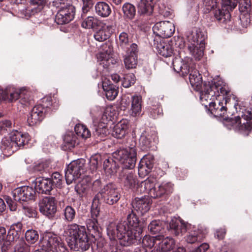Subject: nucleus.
Wrapping results in <instances>:
<instances>
[{"mask_svg": "<svg viewBox=\"0 0 252 252\" xmlns=\"http://www.w3.org/2000/svg\"><path fill=\"white\" fill-rule=\"evenodd\" d=\"M188 224L184 222H179L176 220H171L169 222L168 228L170 232L176 236L183 235L187 231Z\"/></svg>", "mask_w": 252, "mask_h": 252, "instance_id": "20", "label": "nucleus"}, {"mask_svg": "<svg viewBox=\"0 0 252 252\" xmlns=\"http://www.w3.org/2000/svg\"><path fill=\"white\" fill-rule=\"evenodd\" d=\"M53 4L59 9L73 6L69 0H54L53 1Z\"/></svg>", "mask_w": 252, "mask_h": 252, "instance_id": "51", "label": "nucleus"}, {"mask_svg": "<svg viewBox=\"0 0 252 252\" xmlns=\"http://www.w3.org/2000/svg\"><path fill=\"white\" fill-rule=\"evenodd\" d=\"M188 48L196 60L199 61L203 57L205 47H201L200 45L190 44Z\"/></svg>", "mask_w": 252, "mask_h": 252, "instance_id": "33", "label": "nucleus"}, {"mask_svg": "<svg viewBox=\"0 0 252 252\" xmlns=\"http://www.w3.org/2000/svg\"><path fill=\"white\" fill-rule=\"evenodd\" d=\"M39 211L49 219L55 217L57 212V200L55 197L48 196L40 200L38 203Z\"/></svg>", "mask_w": 252, "mask_h": 252, "instance_id": "8", "label": "nucleus"}, {"mask_svg": "<svg viewBox=\"0 0 252 252\" xmlns=\"http://www.w3.org/2000/svg\"><path fill=\"white\" fill-rule=\"evenodd\" d=\"M155 34L159 37L168 38L171 37L175 31L173 23L168 21L157 23L153 28Z\"/></svg>", "mask_w": 252, "mask_h": 252, "instance_id": "10", "label": "nucleus"}, {"mask_svg": "<svg viewBox=\"0 0 252 252\" xmlns=\"http://www.w3.org/2000/svg\"><path fill=\"white\" fill-rule=\"evenodd\" d=\"M209 248V245L206 243H202L196 248L192 252H206Z\"/></svg>", "mask_w": 252, "mask_h": 252, "instance_id": "64", "label": "nucleus"}, {"mask_svg": "<svg viewBox=\"0 0 252 252\" xmlns=\"http://www.w3.org/2000/svg\"><path fill=\"white\" fill-rule=\"evenodd\" d=\"M193 38V41L196 42L197 45H200L201 47H205V36L201 32H197Z\"/></svg>", "mask_w": 252, "mask_h": 252, "instance_id": "50", "label": "nucleus"}, {"mask_svg": "<svg viewBox=\"0 0 252 252\" xmlns=\"http://www.w3.org/2000/svg\"><path fill=\"white\" fill-rule=\"evenodd\" d=\"M129 42V36L127 32H122L119 37L118 44L121 47L126 46Z\"/></svg>", "mask_w": 252, "mask_h": 252, "instance_id": "52", "label": "nucleus"}, {"mask_svg": "<svg viewBox=\"0 0 252 252\" xmlns=\"http://www.w3.org/2000/svg\"><path fill=\"white\" fill-rule=\"evenodd\" d=\"M64 220L68 222H72L76 216V211L71 206H66L63 210Z\"/></svg>", "mask_w": 252, "mask_h": 252, "instance_id": "39", "label": "nucleus"}, {"mask_svg": "<svg viewBox=\"0 0 252 252\" xmlns=\"http://www.w3.org/2000/svg\"><path fill=\"white\" fill-rule=\"evenodd\" d=\"M203 3L208 10H212L217 6L216 0H204Z\"/></svg>", "mask_w": 252, "mask_h": 252, "instance_id": "63", "label": "nucleus"}, {"mask_svg": "<svg viewBox=\"0 0 252 252\" xmlns=\"http://www.w3.org/2000/svg\"><path fill=\"white\" fill-rule=\"evenodd\" d=\"M135 82V78L134 74H127L125 76L122 82V85L125 88H128Z\"/></svg>", "mask_w": 252, "mask_h": 252, "instance_id": "48", "label": "nucleus"}, {"mask_svg": "<svg viewBox=\"0 0 252 252\" xmlns=\"http://www.w3.org/2000/svg\"><path fill=\"white\" fill-rule=\"evenodd\" d=\"M86 224L87 229L93 237L97 239L101 237V228L96 218L88 219Z\"/></svg>", "mask_w": 252, "mask_h": 252, "instance_id": "23", "label": "nucleus"}, {"mask_svg": "<svg viewBox=\"0 0 252 252\" xmlns=\"http://www.w3.org/2000/svg\"><path fill=\"white\" fill-rule=\"evenodd\" d=\"M222 8V10L218 9L215 10V17L219 22L224 23L230 21L231 15L229 12L230 10H228L226 7H224L223 5Z\"/></svg>", "mask_w": 252, "mask_h": 252, "instance_id": "28", "label": "nucleus"}, {"mask_svg": "<svg viewBox=\"0 0 252 252\" xmlns=\"http://www.w3.org/2000/svg\"><path fill=\"white\" fill-rule=\"evenodd\" d=\"M133 211L140 213L141 214L147 212L150 209L149 201L146 197H136L132 202Z\"/></svg>", "mask_w": 252, "mask_h": 252, "instance_id": "18", "label": "nucleus"}, {"mask_svg": "<svg viewBox=\"0 0 252 252\" xmlns=\"http://www.w3.org/2000/svg\"><path fill=\"white\" fill-rule=\"evenodd\" d=\"M205 237L204 234H198L194 232L193 234H190L187 237V241L189 243L192 244L197 241H201Z\"/></svg>", "mask_w": 252, "mask_h": 252, "instance_id": "46", "label": "nucleus"}, {"mask_svg": "<svg viewBox=\"0 0 252 252\" xmlns=\"http://www.w3.org/2000/svg\"><path fill=\"white\" fill-rule=\"evenodd\" d=\"M148 230L153 234H162L164 231V225L163 222L160 220H153L148 225Z\"/></svg>", "mask_w": 252, "mask_h": 252, "instance_id": "29", "label": "nucleus"}, {"mask_svg": "<svg viewBox=\"0 0 252 252\" xmlns=\"http://www.w3.org/2000/svg\"><path fill=\"white\" fill-rule=\"evenodd\" d=\"M92 186L91 181L88 179H83L75 186V191L80 195L83 196L90 192Z\"/></svg>", "mask_w": 252, "mask_h": 252, "instance_id": "26", "label": "nucleus"}, {"mask_svg": "<svg viewBox=\"0 0 252 252\" xmlns=\"http://www.w3.org/2000/svg\"><path fill=\"white\" fill-rule=\"evenodd\" d=\"M62 175L59 172H54L52 174L50 181L52 185L59 187L62 184Z\"/></svg>", "mask_w": 252, "mask_h": 252, "instance_id": "53", "label": "nucleus"}, {"mask_svg": "<svg viewBox=\"0 0 252 252\" xmlns=\"http://www.w3.org/2000/svg\"><path fill=\"white\" fill-rule=\"evenodd\" d=\"M126 221H121L117 224L111 222L107 228L108 236L111 240L118 238L123 246H129L141 238L142 229L139 228V220L133 210L127 216Z\"/></svg>", "mask_w": 252, "mask_h": 252, "instance_id": "1", "label": "nucleus"}, {"mask_svg": "<svg viewBox=\"0 0 252 252\" xmlns=\"http://www.w3.org/2000/svg\"><path fill=\"white\" fill-rule=\"evenodd\" d=\"M101 157L99 155L92 156L90 160V168L92 171L95 170L98 165L101 163Z\"/></svg>", "mask_w": 252, "mask_h": 252, "instance_id": "49", "label": "nucleus"}, {"mask_svg": "<svg viewBox=\"0 0 252 252\" xmlns=\"http://www.w3.org/2000/svg\"><path fill=\"white\" fill-rule=\"evenodd\" d=\"M239 122H241L239 129L251 131L252 129V113L246 111L241 117L238 116Z\"/></svg>", "mask_w": 252, "mask_h": 252, "instance_id": "22", "label": "nucleus"}, {"mask_svg": "<svg viewBox=\"0 0 252 252\" xmlns=\"http://www.w3.org/2000/svg\"><path fill=\"white\" fill-rule=\"evenodd\" d=\"M43 108L40 105L34 106L32 110L27 122L30 126H34L39 123L44 117Z\"/></svg>", "mask_w": 252, "mask_h": 252, "instance_id": "15", "label": "nucleus"}, {"mask_svg": "<svg viewBox=\"0 0 252 252\" xmlns=\"http://www.w3.org/2000/svg\"><path fill=\"white\" fill-rule=\"evenodd\" d=\"M122 10L125 18L131 20L134 17L136 9L133 5L129 3H126L123 6Z\"/></svg>", "mask_w": 252, "mask_h": 252, "instance_id": "35", "label": "nucleus"}, {"mask_svg": "<svg viewBox=\"0 0 252 252\" xmlns=\"http://www.w3.org/2000/svg\"><path fill=\"white\" fill-rule=\"evenodd\" d=\"M98 21L96 18L89 16L82 23V26L86 29L94 28L97 26Z\"/></svg>", "mask_w": 252, "mask_h": 252, "instance_id": "44", "label": "nucleus"}, {"mask_svg": "<svg viewBox=\"0 0 252 252\" xmlns=\"http://www.w3.org/2000/svg\"><path fill=\"white\" fill-rule=\"evenodd\" d=\"M124 63L126 68L128 69L136 68L138 63L137 56L126 55L124 59Z\"/></svg>", "mask_w": 252, "mask_h": 252, "instance_id": "40", "label": "nucleus"}, {"mask_svg": "<svg viewBox=\"0 0 252 252\" xmlns=\"http://www.w3.org/2000/svg\"><path fill=\"white\" fill-rule=\"evenodd\" d=\"M136 143L133 141L130 146L126 149L117 150L113 153V158L124 164L126 168L132 169L135 165L136 161Z\"/></svg>", "mask_w": 252, "mask_h": 252, "instance_id": "5", "label": "nucleus"}, {"mask_svg": "<svg viewBox=\"0 0 252 252\" xmlns=\"http://www.w3.org/2000/svg\"><path fill=\"white\" fill-rule=\"evenodd\" d=\"M102 54H105L108 56L111 55L113 52V47L110 43H106L102 46Z\"/></svg>", "mask_w": 252, "mask_h": 252, "instance_id": "59", "label": "nucleus"}, {"mask_svg": "<svg viewBox=\"0 0 252 252\" xmlns=\"http://www.w3.org/2000/svg\"><path fill=\"white\" fill-rule=\"evenodd\" d=\"M106 117V119L109 118L111 120V118L114 119V117H116V113L115 110L112 106H108L106 108L103 117Z\"/></svg>", "mask_w": 252, "mask_h": 252, "instance_id": "55", "label": "nucleus"}, {"mask_svg": "<svg viewBox=\"0 0 252 252\" xmlns=\"http://www.w3.org/2000/svg\"><path fill=\"white\" fill-rule=\"evenodd\" d=\"M20 234L13 231L12 229H9L6 237V240L12 242L19 239Z\"/></svg>", "mask_w": 252, "mask_h": 252, "instance_id": "58", "label": "nucleus"}, {"mask_svg": "<svg viewBox=\"0 0 252 252\" xmlns=\"http://www.w3.org/2000/svg\"><path fill=\"white\" fill-rule=\"evenodd\" d=\"M138 49L137 45L135 43H133L130 45L129 48L128 49L126 55H128V56L136 55V56H137V57H138Z\"/></svg>", "mask_w": 252, "mask_h": 252, "instance_id": "61", "label": "nucleus"}, {"mask_svg": "<svg viewBox=\"0 0 252 252\" xmlns=\"http://www.w3.org/2000/svg\"><path fill=\"white\" fill-rule=\"evenodd\" d=\"M35 194V189L29 186L17 188L13 191L14 200L19 202L32 200L34 198Z\"/></svg>", "mask_w": 252, "mask_h": 252, "instance_id": "11", "label": "nucleus"}, {"mask_svg": "<svg viewBox=\"0 0 252 252\" xmlns=\"http://www.w3.org/2000/svg\"><path fill=\"white\" fill-rule=\"evenodd\" d=\"M138 193L146 192L152 198H158L164 197L167 194L171 192L173 190V186L170 183L156 185L151 180H146L142 182L138 187Z\"/></svg>", "mask_w": 252, "mask_h": 252, "instance_id": "3", "label": "nucleus"}, {"mask_svg": "<svg viewBox=\"0 0 252 252\" xmlns=\"http://www.w3.org/2000/svg\"><path fill=\"white\" fill-rule=\"evenodd\" d=\"M14 144L11 137L4 138L1 141L0 148L5 155H10L17 150Z\"/></svg>", "mask_w": 252, "mask_h": 252, "instance_id": "27", "label": "nucleus"}, {"mask_svg": "<svg viewBox=\"0 0 252 252\" xmlns=\"http://www.w3.org/2000/svg\"><path fill=\"white\" fill-rule=\"evenodd\" d=\"M162 40L160 38L154 39L153 46L159 55L164 57H170L173 53V49L170 45Z\"/></svg>", "mask_w": 252, "mask_h": 252, "instance_id": "14", "label": "nucleus"}, {"mask_svg": "<svg viewBox=\"0 0 252 252\" xmlns=\"http://www.w3.org/2000/svg\"><path fill=\"white\" fill-rule=\"evenodd\" d=\"M210 107V110L212 114L215 117H220L224 119L227 113V107L223 105V103L218 102H210L208 103Z\"/></svg>", "mask_w": 252, "mask_h": 252, "instance_id": "21", "label": "nucleus"}, {"mask_svg": "<svg viewBox=\"0 0 252 252\" xmlns=\"http://www.w3.org/2000/svg\"><path fill=\"white\" fill-rule=\"evenodd\" d=\"M239 118H238V116L235 117V118L225 117L224 118V120L229 123L230 125H231L234 128L239 129L240 124H241V122H239Z\"/></svg>", "mask_w": 252, "mask_h": 252, "instance_id": "57", "label": "nucleus"}, {"mask_svg": "<svg viewBox=\"0 0 252 252\" xmlns=\"http://www.w3.org/2000/svg\"><path fill=\"white\" fill-rule=\"evenodd\" d=\"M189 80L191 85L195 90H199L201 88L202 84V76L197 69L191 68Z\"/></svg>", "mask_w": 252, "mask_h": 252, "instance_id": "25", "label": "nucleus"}, {"mask_svg": "<svg viewBox=\"0 0 252 252\" xmlns=\"http://www.w3.org/2000/svg\"><path fill=\"white\" fill-rule=\"evenodd\" d=\"M140 162H142L143 165L152 169L154 164V156L150 154L147 155L143 157L141 159Z\"/></svg>", "mask_w": 252, "mask_h": 252, "instance_id": "47", "label": "nucleus"}, {"mask_svg": "<svg viewBox=\"0 0 252 252\" xmlns=\"http://www.w3.org/2000/svg\"><path fill=\"white\" fill-rule=\"evenodd\" d=\"M77 137L73 133H69L64 135L63 141L65 145L68 148H73L77 143Z\"/></svg>", "mask_w": 252, "mask_h": 252, "instance_id": "43", "label": "nucleus"}, {"mask_svg": "<svg viewBox=\"0 0 252 252\" xmlns=\"http://www.w3.org/2000/svg\"><path fill=\"white\" fill-rule=\"evenodd\" d=\"M130 101L129 97L124 96L121 101V109L125 110L129 105Z\"/></svg>", "mask_w": 252, "mask_h": 252, "instance_id": "62", "label": "nucleus"}, {"mask_svg": "<svg viewBox=\"0 0 252 252\" xmlns=\"http://www.w3.org/2000/svg\"><path fill=\"white\" fill-rule=\"evenodd\" d=\"M102 88L105 92V95L108 99L114 100L118 95V87L110 83L109 79L105 78L102 80Z\"/></svg>", "mask_w": 252, "mask_h": 252, "instance_id": "17", "label": "nucleus"}, {"mask_svg": "<svg viewBox=\"0 0 252 252\" xmlns=\"http://www.w3.org/2000/svg\"><path fill=\"white\" fill-rule=\"evenodd\" d=\"M204 93L200 96V99L202 102L204 101H207L214 99V98L219 97L220 95L223 96V98L225 99V104L228 102V99L226 96L228 95L230 92L225 86H221L219 83L213 81L205 82L203 84Z\"/></svg>", "mask_w": 252, "mask_h": 252, "instance_id": "4", "label": "nucleus"}, {"mask_svg": "<svg viewBox=\"0 0 252 252\" xmlns=\"http://www.w3.org/2000/svg\"><path fill=\"white\" fill-rule=\"evenodd\" d=\"M110 35L109 30L107 28L104 27L96 31L94 33V37L96 40L102 42L108 39Z\"/></svg>", "mask_w": 252, "mask_h": 252, "instance_id": "36", "label": "nucleus"}, {"mask_svg": "<svg viewBox=\"0 0 252 252\" xmlns=\"http://www.w3.org/2000/svg\"><path fill=\"white\" fill-rule=\"evenodd\" d=\"M120 179L121 183L126 188L133 189L137 187V191L140 190L139 189H138L140 185H138V182L137 177L132 172L127 173L124 171L122 172L120 174Z\"/></svg>", "mask_w": 252, "mask_h": 252, "instance_id": "13", "label": "nucleus"}, {"mask_svg": "<svg viewBox=\"0 0 252 252\" xmlns=\"http://www.w3.org/2000/svg\"><path fill=\"white\" fill-rule=\"evenodd\" d=\"M127 126L124 124H118L114 127L112 132V135L117 138H122L126 134Z\"/></svg>", "mask_w": 252, "mask_h": 252, "instance_id": "34", "label": "nucleus"}, {"mask_svg": "<svg viewBox=\"0 0 252 252\" xmlns=\"http://www.w3.org/2000/svg\"><path fill=\"white\" fill-rule=\"evenodd\" d=\"M75 131L78 136H81L84 138H87L91 136L90 131L84 125L76 126Z\"/></svg>", "mask_w": 252, "mask_h": 252, "instance_id": "45", "label": "nucleus"}, {"mask_svg": "<svg viewBox=\"0 0 252 252\" xmlns=\"http://www.w3.org/2000/svg\"><path fill=\"white\" fill-rule=\"evenodd\" d=\"M12 142L15 143L14 146L17 148L23 146L27 144L29 140V136L28 134H23L21 132L16 131L10 136Z\"/></svg>", "mask_w": 252, "mask_h": 252, "instance_id": "24", "label": "nucleus"}, {"mask_svg": "<svg viewBox=\"0 0 252 252\" xmlns=\"http://www.w3.org/2000/svg\"><path fill=\"white\" fill-rule=\"evenodd\" d=\"M25 238L28 243L33 244L38 240L39 235L37 231L30 229L26 231Z\"/></svg>", "mask_w": 252, "mask_h": 252, "instance_id": "42", "label": "nucleus"}, {"mask_svg": "<svg viewBox=\"0 0 252 252\" xmlns=\"http://www.w3.org/2000/svg\"><path fill=\"white\" fill-rule=\"evenodd\" d=\"M75 7L73 6L59 9L56 15L55 21L58 25L68 23L74 18Z\"/></svg>", "mask_w": 252, "mask_h": 252, "instance_id": "12", "label": "nucleus"}, {"mask_svg": "<svg viewBox=\"0 0 252 252\" xmlns=\"http://www.w3.org/2000/svg\"><path fill=\"white\" fill-rule=\"evenodd\" d=\"M95 12L100 16L106 17L108 16L111 10L109 5L105 2H98L95 6Z\"/></svg>", "mask_w": 252, "mask_h": 252, "instance_id": "31", "label": "nucleus"}, {"mask_svg": "<svg viewBox=\"0 0 252 252\" xmlns=\"http://www.w3.org/2000/svg\"><path fill=\"white\" fill-rule=\"evenodd\" d=\"M185 63H184L181 60L175 59L173 61V66L174 70L177 72L180 73L182 70V67Z\"/></svg>", "mask_w": 252, "mask_h": 252, "instance_id": "60", "label": "nucleus"}, {"mask_svg": "<svg viewBox=\"0 0 252 252\" xmlns=\"http://www.w3.org/2000/svg\"><path fill=\"white\" fill-rule=\"evenodd\" d=\"M162 238L158 240V245L160 251L162 252H170L175 247V241L171 237H166L163 234H159Z\"/></svg>", "mask_w": 252, "mask_h": 252, "instance_id": "19", "label": "nucleus"}, {"mask_svg": "<svg viewBox=\"0 0 252 252\" xmlns=\"http://www.w3.org/2000/svg\"><path fill=\"white\" fill-rule=\"evenodd\" d=\"M224 7H226L228 10H232L236 7L239 0H222Z\"/></svg>", "mask_w": 252, "mask_h": 252, "instance_id": "56", "label": "nucleus"}, {"mask_svg": "<svg viewBox=\"0 0 252 252\" xmlns=\"http://www.w3.org/2000/svg\"><path fill=\"white\" fill-rule=\"evenodd\" d=\"M39 245L40 247L52 252H56L59 249L61 251L60 248L64 249L63 244L61 242V239L52 233L46 234L40 240Z\"/></svg>", "mask_w": 252, "mask_h": 252, "instance_id": "9", "label": "nucleus"}, {"mask_svg": "<svg viewBox=\"0 0 252 252\" xmlns=\"http://www.w3.org/2000/svg\"><path fill=\"white\" fill-rule=\"evenodd\" d=\"M85 159H78L72 161L67 166L65 172V178L68 185L79 178L81 175L85 172Z\"/></svg>", "mask_w": 252, "mask_h": 252, "instance_id": "7", "label": "nucleus"}, {"mask_svg": "<svg viewBox=\"0 0 252 252\" xmlns=\"http://www.w3.org/2000/svg\"><path fill=\"white\" fill-rule=\"evenodd\" d=\"M52 186L50 179L39 177L35 180V189L39 193H49L52 189Z\"/></svg>", "mask_w": 252, "mask_h": 252, "instance_id": "16", "label": "nucleus"}, {"mask_svg": "<svg viewBox=\"0 0 252 252\" xmlns=\"http://www.w3.org/2000/svg\"><path fill=\"white\" fill-rule=\"evenodd\" d=\"M121 195L117 189L112 184H109L104 187L97 193L93 199V203L98 202L100 198L103 201L109 205L116 203L120 199Z\"/></svg>", "mask_w": 252, "mask_h": 252, "instance_id": "6", "label": "nucleus"}, {"mask_svg": "<svg viewBox=\"0 0 252 252\" xmlns=\"http://www.w3.org/2000/svg\"><path fill=\"white\" fill-rule=\"evenodd\" d=\"M141 97L134 95L132 97L131 115L135 117L139 115L141 111Z\"/></svg>", "mask_w": 252, "mask_h": 252, "instance_id": "30", "label": "nucleus"}, {"mask_svg": "<svg viewBox=\"0 0 252 252\" xmlns=\"http://www.w3.org/2000/svg\"><path fill=\"white\" fill-rule=\"evenodd\" d=\"M151 171V168L146 166L140 162L138 167V174L140 177H144L148 175Z\"/></svg>", "mask_w": 252, "mask_h": 252, "instance_id": "54", "label": "nucleus"}, {"mask_svg": "<svg viewBox=\"0 0 252 252\" xmlns=\"http://www.w3.org/2000/svg\"><path fill=\"white\" fill-rule=\"evenodd\" d=\"M118 168L116 161L112 159H106L103 162V169L108 176L115 174L117 171Z\"/></svg>", "mask_w": 252, "mask_h": 252, "instance_id": "32", "label": "nucleus"}, {"mask_svg": "<svg viewBox=\"0 0 252 252\" xmlns=\"http://www.w3.org/2000/svg\"><path fill=\"white\" fill-rule=\"evenodd\" d=\"M12 252H31V247L24 240H20Z\"/></svg>", "mask_w": 252, "mask_h": 252, "instance_id": "41", "label": "nucleus"}, {"mask_svg": "<svg viewBox=\"0 0 252 252\" xmlns=\"http://www.w3.org/2000/svg\"><path fill=\"white\" fill-rule=\"evenodd\" d=\"M162 238V236L158 235L155 237L145 236L142 241V243L146 247L152 248L155 245H158V240Z\"/></svg>", "mask_w": 252, "mask_h": 252, "instance_id": "38", "label": "nucleus"}, {"mask_svg": "<svg viewBox=\"0 0 252 252\" xmlns=\"http://www.w3.org/2000/svg\"><path fill=\"white\" fill-rule=\"evenodd\" d=\"M23 95L24 93L21 90L12 89L6 91L5 97L9 101L12 102L17 100L19 98H21Z\"/></svg>", "mask_w": 252, "mask_h": 252, "instance_id": "37", "label": "nucleus"}, {"mask_svg": "<svg viewBox=\"0 0 252 252\" xmlns=\"http://www.w3.org/2000/svg\"><path fill=\"white\" fill-rule=\"evenodd\" d=\"M69 247L75 251H85L90 247L89 237L84 226L76 223L68 224L64 231Z\"/></svg>", "mask_w": 252, "mask_h": 252, "instance_id": "2", "label": "nucleus"}]
</instances>
